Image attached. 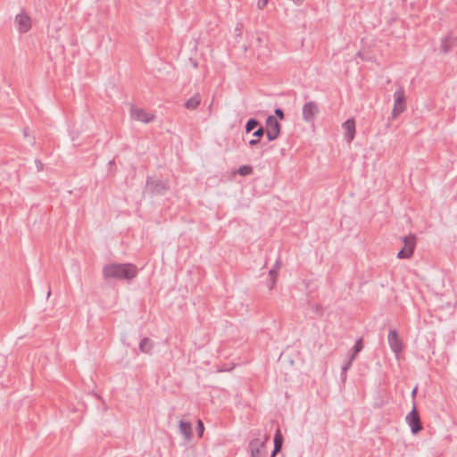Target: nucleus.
I'll list each match as a JSON object with an SVG mask.
<instances>
[{"label": "nucleus", "instance_id": "cd10ccee", "mask_svg": "<svg viewBox=\"0 0 457 457\" xmlns=\"http://www.w3.org/2000/svg\"><path fill=\"white\" fill-rule=\"evenodd\" d=\"M242 28H243V24L242 23H238L235 29V33H236V36H240L241 33H242Z\"/></svg>", "mask_w": 457, "mask_h": 457}, {"label": "nucleus", "instance_id": "a211bd4d", "mask_svg": "<svg viewBox=\"0 0 457 457\" xmlns=\"http://www.w3.org/2000/svg\"><path fill=\"white\" fill-rule=\"evenodd\" d=\"M201 103V97L198 94L193 96L185 103V107L188 110H195Z\"/></svg>", "mask_w": 457, "mask_h": 457}, {"label": "nucleus", "instance_id": "1a4fd4ad", "mask_svg": "<svg viewBox=\"0 0 457 457\" xmlns=\"http://www.w3.org/2000/svg\"><path fill=\"white\" fill-rule=\"evenodd\" d=\"M15 22L17 23L18 29L21 33H26L31 28L30 18L24 12L16 15Z\"/></svg>", "mask_w": 457, "mask_h": 457}, {"label": "nucleus", "instance_id": "0eeeda50", "mask_svg": "<svg viewBox=\"0 0 457 457\" xmlns=\"http://www.w3.org/2000/svg\"><path fill=\"white\" fill-rule=\"evenodd\" d=\"M387 340L391 350L395 355H398L403 351V342L396 329L394 328L389 331Z\"/></svg>", "mask_w": 457, "mask_h": 457}, {"label": "nucleus", "instance_id": "2eb2a0df", "mask_svg": "<svg viewBox=\"0 0 457 457\" xmlns=\"http://www.w3.org/2000/svg\"><path fill=\"white\" fill-rule=\"evenodd\" d=\"M456 41V38L451 37H444L441 41V51L444 52L445 54L449 53L453 47V46H455Z\"/></svg>", "mask_w": 457, "mask_h": 457}, {"label": "nucleus", "instance_id": "6ab92c4d", "mask_svg": "<svg viewBox=\"0 0 457 457\" xmlns=\"http://www.w3.org/2000/svg\"><path fill=\"white\" fill-rule=\"evenodd\" d=\"M363 349V343L362 338L360 337L355 341L354 345L351 349V354L350 357H352V360H355L359 353Z\"/></svg>", "mask_w": 457, "mask_h": 457}, {"label": "nucleus", "instance_id": "b1692460", "mask_svg": "<svg viewBox=\"0 0 457 457\" xmlns=\"http://www.w3.org/2000/svg\"><path fill=\"white\" fill-rule=\"evenodd\" d=\"M274 112L277 120L279 119L280 120H283L285 119V113L281 108H276Z\"/></svg>", "mask_w": 457, "mask_h": 457}, {"label": "nucleus", "instance_id": "bb28decb", "mask_svg": "<svg viewBox=\"0 0 457 457\" xmlns=\"http://www.w3.org/2000/svg\"><path fill=\"white\" fill-rule=\"evenodd\" d=\"M35 163H36V167H37V171H42L43 169H44L43 162L40 160H36Z\"/></svg>", "mask_w": 457, "mask_h": 457}, {"label": "nucleus", "instance_id": "423d86ee", "mask_svg": "<svg viewBox=\"0 0 457 457\" xmlns=\"http://www.w3.org/2000/svg\"><path fill=\"white\" fill-rule=\"evenodd\" d=\"M395 104L392 112L393 118H396L400 113L403 112L406 108V97L404 90L400 87L398 88L395 94Z\"/></svg>", "mask_w": 457, "mask_h": 457}, {"label": "nucleus", "instance_id": "9d476101", "mask_svg": "<svg viewBox=\"0 0 457 457\" xmlns=\"http://www.w3.org/2000/svg\"><path fill=\"white\" fill-rule=\"evenodd\" d=\"M249 446L252 457H266L267 452L265 450V442H259L258 439H255L251 441Z\"/></svg>", "mask_w": 457, "mask_h": 457}, {"label": "nucleus", "instance_id": "4be33fe9", "mask_svg": "<svg viewBox=\"0 0 457 457\" xmlns=\"http://www.w3.org/2000/svg\"><path fill=\"white\" fill-rule=\"evenodd\" d=\"M353 361L354 360H352V357L349 356L348 360L343 365L342 372H341V378H342L343 381H345V379H346V372L351 368Z\"/></svg>", "mask_w": 457, "mask_h": 457}, {"label": "nucleus", "instance_id": "dca6fc26", "mask_svg": "<svg viewBox=\"0 0 457 457\" xmlns=\"http://www.w3.org/2000/svg\"><path fill=\"white\" fill-rule=\"evenodd\" d=\"M279 267H280V263L278 261H277L274 267L269 271L270 281H269L268 287L270 289H272L274 285L277 282L278 270L279 269Z\"/></svg>", "mask_w": 457, "mask_h": 457}, {"label": "nucleus", "instance_id": "f03ea898", "mask_svg": "<svg viewBox=\"0 0 457 457\" xmlns=\"http://www.w3.org/2000/svg\"><path fill=\"white\" fill-rule=\"evenodd\" d=\"M145 190L151 195H164L170 190V186L167 180L147 177Z\"/></svg>", "mask_w": 457, "mask_h": 457}, {"label": "nucleus", "instance_id": "f8f14e48", "mask_svg": "<svg viewBox=\"0 0 457 457\" xmlns=\"http://www.w3.org/2000/svg\"><path fill=\"white\" fill-rule=\"evenodd\" d=\"M345 129V139L347 143H351L355 137V121L353 119H348L343 123Z\"/></svg>", "mask_w": 457, "mask_h": 457}, {"label": "nucleus", "instance_id": "393cba45", "mask_svg": "<svg viewBox=\"0 0 457 457\" xmlns=\"http://www.w3.org/2000/svg\"><path fill=\"white\" fill-rule=\"evenodd\" d=\"M204 431V423L201 420H197V433H198L199 437H201L203 436Z\"/></svg>", "mask_w": 457, "mask_h": 457}, {"label": "nucleus", "instance_id": "c85d7f7f", "mask_svg": "<svg viewBox=\"0 0 457 457\" xmlns=\"http://www.w3.org/2000/svg\"><path fill=\"white\" fill-rule=\"evenodd\" d=\"M281 449L282 448H280V447L274 446L273 451L271 452L270 457H275L281 451Z\"/></svg>", "mask_w": 457, "mask_h": 457}, {"label": "nucleus", "instance_id": "f257e3e1", "mask_svg": "<svg viewBox=\"0 0 457 457\" xmlns=\"http://www.w3.org/2000/svg\"><path fill=\"white\" fill-rule=\"evenodd\" d=\"M137 275V268L133 263H110L103 268L105 279L131 280Z\"/></svg>", "mask_w": 457, "mask_h": 457}, {"label": "nucleus", "instance_id": "aec40b11", "mask_svg": "<svg viewBox=\"0 0 457 457\" xmlns=\"http://www.w3.org/2000/svg\"><path fill=\"white\" fill-rule=\"evenodd\" d=\"M257 127H260V121L255 118H250L245 123V129L246 133H250Z\"/></svg>", "mask_w": 457, "mask_h": 457}, {"label": "nucleus", "instance_id": "7c9ffc66", "mask_svg": "<svg viewBox=\"0 0 457 457\" xmlns=\"http://www.w3.org/2000/svg\"><path fill=\"white\" fill-rule=\"evenodd\" d=\"M357 55L361 57V52H359V53L357 54Z\"/></svg>", "mask_w": 457, "mask_h": 457}, {"label": "nucleus", "instance_id": "5701e85b", "mask_svg": "<svg viewBox=\"0 0 457 457\" xmlns=\"http://www.w3.org/2000/svg\"><path fill=\"white\" fill-rule=\"evenodd\" d=\"M253 171V169L251 165H242L238 168L237 172L240 176H248L251 175Z\"/></svg>", "mask_w": 457, "mask_h": 457}, {"label": "nucleus", "instance_id": "a878e982", "mask_svg": "<svg viewBox=\"0 0 457 457\" xmlns=\"http://www.w3.org/2000/svg\"><path fill=\"white\" fill-rule=\"evenodd\" d=\"M269 0H258L257 7L260 10L264 9V7L267 5Z\"/></svg>", "mask_w": 457, "mask_h": 457}, {"label": "nucleus", "instance_id": "7ed1b4c3", "mask_svg": "<svg viewBox=\"0 0 457 457\" xmlns=\"http://www.w3.org/2000/svg\"><path fill=\"white\" fill-rule=\"evenodd\" d=\"M281 132V125L273 115H269L266 119L265 134L269 142L276 140Z\"/></svg>", "mask_w": 457, "mask_h": 457}, {"label": "nucleus", "instance_id": "20e7f679", "mask_svg": "<svg viewBox=\"0 0 457 457\" xmlns=\"http://www.w3.org/2000/svg\"><path fill=\"white\" fill-rule=\"evenodd\" d=\"M405 420L413 435L418 434L423 429L420 416L415 403H413L411 411L407 414Z\"/></svg>", "mask_w": 457, "mask_h": 457}, {"label": "nucleus", "instance_id": "9b49d317", "mask_svg": "<svg viewBox=\"0 0 457 457\" xmlns=\"http://www.w3.org/2000/svg\"><path fill=\"white\" fill-rule=\"evenodd\" d=\"M131 116L133 119L145 123H149L153 121L154 119V115L149 114L145 112L143 109L136 108L134 106L131 108Z\"/></svg>", "mask_w": 457, "mask_h": 457}, {"label": "nucleus", "instance_id": "39448f33", "mask_svg": "<svg viewBox=\"0 0 457 457\" xmlns=\"http://www.w3.org/2000/svg\"><path fill=\"white\" fill-rule=\"evenodd\" d=\"M403 241V246L398 252L397 257L399 259H409L413 254V252L415 249L416 237L414 235L404 237Z\"/></svg>", "mask_w": 457, "mask_h": 457}, {"label": "nucleus", "instance_id": "ddd939ff", "mask_svg": "<svg viewBox=\"0 0 457 457\" xmlns=\"http://www.w3.org/2000/svg\"><path fill=\"white\" fill-rule=\"evenodd\" d=\"M264 134L265 129L262 126H260L256 130L253 132V137L254 138L249 141V146L253 148L254 146L259 145L261 142V138L264 136Z\"/></svg>", "mask_w": 457, "mask_h": 457}, {"label": "nucleus", "instance_id": "c756f323", "mask_svg": "<svg viewBox=\"0 0 457 457\" xmlns=\"http://www.w3.org/2000/svg\"><path fill=\"white\" fill-rule=\"evenodd\" d=\"M417 391H418L417 386H416V387H414V388L412 389V391H411V397H412L413 399H414V398H415V396H416Z\"/></svg>", "mask_w": 457, "mask_h": 457}, {"label": "nucleus", "instance_id": "6e6552de", "mask_svg": "<svg viewBox=\"0 0 457 457\" xmlns=\"http://www.w3.org/2000/svg\"><path fill=\"white\" fill-rule=\"evenodd\" d=\"M319 113V107L313 101L307 102L303 107V119L306 122H312Z\"/></svg>", "mask_w": 457, "mask_h": 457}, {"label": "nucleus", "instance_id": "f3484780", "mask_svg": "<svg viewBox=\"0 0 457 457\" xmlns=\"http://www.w3.org/2000/svg\"><path fill=\"white\" fill-rule=\"evenodd\" d=\"M154 344L150 338L144 337L141 339L139 343V350L144 353L150 354L154 348Z\"/></svg>", "mask_w": 457, "mask_h": 457}, {"label": "nucleus", "instance_id": "412c9836", "mask_svg": "<svg viewBox=\"0 0 457 457\" xmlns=\"http://www.w3.org/2000/svg\"><path fill=\"white\" fill-rule=\"evenodd\" d=\"M273 441H274V446L282 448L284 437H283L280 428H277L276 433L274 435Z\"/></svg>", "mask_w": 457, "mask_h": 457}, {"label": "nucleus", "instance_id": "4468645a", "mask_svg": "<svg viewBox=\"0 0 457 457\" xmlns=\"http://www.w3.org/2000/svg\"><path fill=\"white\" fill-rule=\"evenodd\" d=\"M179 432L187 440H190L192 436V424L188 421H179Z\"/></svg>", "mask_w": 457, "mask_h": 457}]
</instances>
